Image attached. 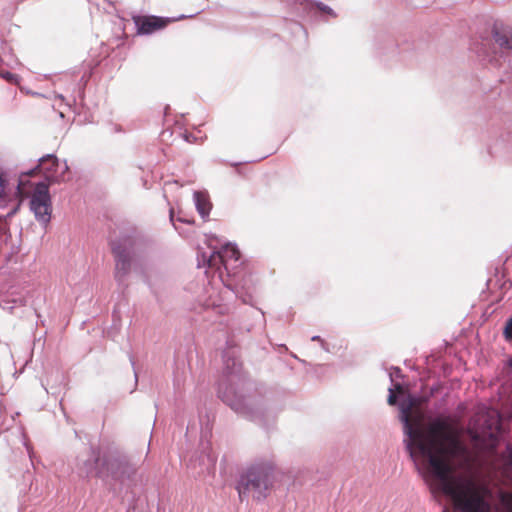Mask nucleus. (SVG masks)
I'll list each match as a JSON object with an SVG mask.
<instances>
[{"mask_svg":"<svg viewBox=\"0 0 512 512\" xmlns=\"http://www.w3.org/2000/svg\"><path fill=\"white\" fill-rule=\"evenodd\" d=\"M416 398L408 396L399 404L405 448L432 493L449 499L453 511L492 512L493 493L489 485L467 464V447L450 416H437L422 424L412 422L410 413ZM498 512H512V490L498 493Z\"/></svg>","mask_w":512,"mask_h":512,"instance_id":"nucleus-1","label":"nucleus"},{"mask_svg":"<svg viewBox=\"0 0 512 512\" xmlns=\"http://www.w3.org/2000/svg\"><path fill=\"white\" fill-rule=\"evenodd\" d=\"M80 470L86 476L95 474L116 491L118 488H131L135 483L137 468L123 454H105L100 459L99 451L91 448L89 458L83 462Z\"/></svg>","mask_w":512,"mask_h":512,"instance_id":"nucleus-2","label":"nucleus"},{"mask_svg":"<svg viewBox=\"0 0 512 512\" xmlns=\"http://www.w3.org/2000/svg\"><path fill=\"white\" fill-rule=\"evenodd\" d=\"M206 248L198 246L197 261L198 267H205V275L212 292L207 300V307L216 314L224 313L221 291L224 286V244L213 237L204 236Z\"/></svg>","mask_w":512,"mask_h":512,"instance_id":"nucleus-3","label":"nucleus"},{"mask_svg":"<svg viewBox=\"0 0 512 512\" xmlns=\"http://www.w3.org/2000/svg\"><path fill=\"white\" fill-rule=\"evenodd\" d=\"M226 288L244 304L253 305L255 283L252 262L245 258L235 243L226 242Z\"/></svg>","mask_w":512,"mask_h":512,"instance_id":"nucleus-4","label":"nucleus"},{"mask_svg":"<svg viewBox=\"0 0 512 512\" xmlns=\"http://www.w3.org/2000/svg\"><path fill=\"white\" fill-rule=\"evenodd\" d=\"M109 246L115 261L114 278L119 286L126 287L135 256L137 238L128 226H115L109 232Z\"/></svg>","mask_w":512,"mask_h":512,"instance_id":"nucleus-5","label":"nucleus"},{"mask_svg":"<svg viewBox=\"0 0 512 512\" xmlns=\"http://www.w3.org/2000/svg\"><path fill=\"white\" fill-rule=\"evenodd\" d=\"M274 464L271 461H261L252 465L241 476L236 489L243 500L246 496L261 501L266 498L272 486Z\"/></svg>","mask_w":512,"mask_h":512,"instance_id":"nucleus-6","label":"nucleus"},{"mask_svg":"<svg viewBox=\"0 0 512 512\" xmlns=\"http://www.w3.org/2000/svg\"><path fill=\"white\" fill-rule=\"evenodd\" d=\"M502 432L500 413L495 409H486L473 420L472 438L487 447H495Z\"/></svg>","mask_w":512,"mask_h":512,"instance_id":"nucleus-7","label":"nucleus"},{"mask_svg":"<svg viewBox=\"0 0 512 512\" xmlns=\"http://www.w3.org/2000/svg\"><path fill=\"white\" fill-rule=\"evenodd\" d=\"M30 208L33 211L37 221L48 223L51 218V204L48 190V184L43 181L34 188V193L30 200Z\"/></svg>","mask_w":512,"mask_h":512,"instance_id":"nucleus-8","label":"nucleus"},{"mask_svg":"<svg viewBox=\"0 0 512 512\" xmlns=\"http://www.w3.org/2000/svg\"><path fill=\"white\" fill-rule=\"evenodd\" d=\"M34 170L43 174L48 182H60L65 180L68 165L65 161L60 162L54 155L48 154L39 159V164Z\"/></svg>","mask_w":512,"mask_h":512,"instance_id":"nucleus-9","label":"nucleus"},{"mask_svg":"<svg viewBox=\"0 0 512 512\" xmlns=\"http://www.w3.org/2000/svg\"><path fill=\"white\" fill-rule=\"evenodd\" d=\"M36 171L33 169L27 173H22L19 176L18 183L16 189H12V202L13 208L11 212L7 213V216L14 214L18 209L20 202L23 198L33 195L34 188L39 182H32L29 178L31 175H34Z\"/></svg>","mask_w":512,"mask_h":512,"instance_id":"nucleus-10","label":"nucleus"},{"mask_svg":"<svg viewBox=\"0 0 512 512\" xmlns=\"http://www.w3.org/2000/svg\"><path fill=\"white\" fill-rule=\"evenodd\" d=\"M229 406L236 413L243 415L253 421H261L263 417L262 407L256 406L251 397H239L232 401Z\"/></svg>","mask_w":512,"mask_h":512,"instance_id":"nucleus-11","label":"nucleus"},{"mask_svg":"<svg viewBox=\"0 0 512 512\" xmlns=\"http://www.w3.org/2000/svg\"><path fill=\"white\" fill-rule=\"evenodd\" d=\"M216 457L212 453L203 452L199 457L192 458L189 462V468L194 470L197 475L214 476L216 471Z\"/></svg>","mask_w":512,"mask_h":512,"instance_id":"nucleus-12","label":"nucleus"},{"mask_svg":"<svg viewBox=\"0 0 512 512\" xmlns=\"http://www.w3.org/2000/svg\"><path fill=\"white\" fill-rule=\"evenodd\" d=\"M134 23L138 34H152L166 26V20L156 16H135Z\"/></svg>","mask_w":512,"mask_h":512,"instance_id":"nucleus-13","label":"nucleus"},{"mask_svg":"<svg viewBox=\"0 0 512 512\" xmlns=\"http://www.w3.org/2000/svg\"><path fill=\"white\" fill-rule=\"evenodd\" d=\"M193 202L197 213L202 221H210V213L212 210V202L207 190H195L193 192Z\"/></svg>","mask_w":512,"mask_h":512,"instance_id":"nucleus-14","label":"nucleus"},{"mask_svg":"<svg viewBox=\"0 0 512 512\" xmlns=\"http://www.w3.org/2000/svg\"><path fill=\"white\" fill-rule=\"evenodd\" d=\"M495 42L503 48L512 49V27L503 23H495L493 26Z\"/></svg>","mask_w":512,"mask_h":512,"instance_id":"nucleus-15","label":"nucleus"},{"mask_svg":"<svg viewBox=\"0 0 512 512\" xmlns=\"http://www.w3.org/2000/svg\"><path fill=\"white\" fill-rule=\"evenodd\" d=\"M184 185V183H180L178 180L165 182L163 191L169 205H172L173 203L179 205L182 197V192L180 190Z\"/></svg>","mask_w":512,"mask_h":512,"instance_id":"nucleus-16","label":"nucleus"},{"mask_svg":"<svg viewBox=\"0 0 512 512\" xmlns=\"http://www.w3.org/2000/svg\"><path fill=\"white\" fill-rule=\"evenodd\" d=\"M230 346L226 341V375L227 374H238L242 368V362L239 360L236 351L229 350Z\"/></svg>","mask_w":512,"mask_h":512,"instance_id":"nucleus-17","label":"nucleus"},{"mask_svg":"<svg viewBox=\"0 0 512 512\" xmlns=\"http://www.w3.org/2000/svg\"><path fill=\"white\" fill-rule=\"evenodd\" d=\"M12 202V187H10L6 175L0 171V206Z\"/></svg>","mask_w":512,"mask_h":512,"instance_id":"nucleus-18","label":"nucleus"},{"mask_svg":"<svg viewBox=\"0 0 512 512\" xmlns=\"http://www.w3.org/2000/svg\"><path fill=\"white\" fill-rule=\"evenodd\" d=\"M503 333L506 340L512 341V317L507 320Z\"/></svg>","mask_w":512,"mask_h":512,"instance_id":"nucleus-19","label":"nucleus"},{"mask_svg":"<svg viewBox=\"0 0 512 512\" xmlns=\"http://www.w3.org/2000/svg\"><path fill=\"white\" fill-rule=\"evenodd\" d=\"M0 76L2 78H4L5 80H7L8 82H16V79H17V76L10 73V72H3V73H0Z\"/></svg>","mask_w":512,"mask_h":512,"instance_id":"nucleus-20","label":"nucleus"},{"mask_svg":"<svg viewBox=\"0 0 512 512\" xmlns=\"http://www.w3.org/2000/svg\"><path fill=\"white\" fill-rule=\"evenodd\" d=\"M396 400H397V397L393 391L392 388H389V396H388V403L390 405H395L396 404Z\"/></svg>","mask_w":512,"mask_h":512,"instance_id":"nucleus-21","label":"nucleus"},{"mask_svg":"<svg viewBox=\"0 0 512 512\" xmlns=\"http://www.w3.org/2000/svg\"><path fill=\"white\" fill-rule=\"evenodd\" d=\"M507 465L512 468V445L507 447Z\"/></svg>","mask_w":512,"mask_h":512,"instance_id":"nucleus-22","label":"nucleus"},{"mask_svg":"<svg viewBox=\"0 0 512 512\" xmlns=\"http://www.w3.org/2000/svg\"><path fill=\"white\" fill-rule=\"evenodd\" d=\"M318 8H319L321 11H323V12H326V13H328V14H331L333 17H335V16H336V15L333 13V11H332L329 7H327V6L323 5V4L318 5Z\"/></svg>","mask_w":512,"mask_h":512,"instance_id":"nucleus-23","label":"nucleus"},{"mask_svg":"<svg viewBox=\"0 0 512 512\" xmlns=\"http://www.w3.org/2000/svg\"><path fill=\"white\" fill-rule=\"evenodd\" d=\"M311 340H312V341H319V342L321 343V346H322L324 349H326V347H325V342H324V340H323L320 336L315 335V336H313V337L311 338Z\"/></svg>","mask_w":512,"mask_h":512,"instance_id":"nucleus-24","label":"nucleus"},{"mask_svg":"<svg viewBox=\"0 0 512 512\" xmlns=\"http://www.w3.org/2000/svg\"><path fill=\"white\" fill-rule=\"evenodd\" d=\"M185 139L188 142H193L196 138L192 134H186Z\"/></svg>","mask_w":512,"mask_h":512,"instance_id":"nucleus-25","label":"nucleus"},{"mask_svg":"<svg viewBox=\"0 0 512 512\" xmlns=\"http://www.w3.org/2000/svg\"><path fill=\"white\" fill-rule=\"evenodd\" d=\"M170 220L173 221V207L170 208Z\"/></svg>","mask_w":512,"mask_h":512,"instance_id":"nucleus-26","label":"nucleus"},{"mask_svg":"<svg viewBox=\"0 0 512 512\" xmlns=\"http://www.w3.org/2000/svg\"><path fill=\"white\" fill-rule=\"evenodd\" d=\"M132 367L134 368L135 362L132 356L129 357Z\"/></svg>","mask_w":512,"mask_h":512,"instance_id":"nucleus-27","label":"nucleus"},{"mask_svg":"<svg viewBox=\"0 0 512 512\" xmlns=\"http://www.w3.org/2000/svg\"><path fill=\"white\" fill-rule=\"evenodd\" d=\"M400 372H401V370L399 368H395V375L399 376Z\"/></svg>","mask_w":512,"mask_h":512,"instance_id":"nucleus-28","label":"nucleus"},{"mask_svg":"<svg viewBox=\"0 0 512 512\" xmlns=\"http://www.w3.org/2000/svg\"><path fill=\"white\" fill-rule=\"evenodd\" d=\"M218 397H219L221 400H224V396H222V394H221V391H220V390L218 391Z\"/></svg>","mask_w":512,"mask_h":512,"instance_id":"nucleus-29","label":"nucleus"},{"mask_svg":"<svg viewBox=\"0 0 512 512\" xmlns=\"http://www.w3.org/2000/svg\"><path fill=\"white\" fill-rule=\"evenodd\" d=\"M174 227H175V229L178 231V234H180V235H181V234H182V231H181L180 229H178L179 227H178V226H174Z\"/></svg>","mask_w":512,"mask_h":512,"instance_id":"nucleus-30","label":"nucleus"},{"mask_svg":"<svg viewBox=\"0 0 512 512\" xmlns=\"http://www.w3.org/2000/svg\"><path fill=\"white\" fill-rule=\"evenodd\" d=\"M134 375H135V381L137 382L138 380V375H137V372L134 370Z\"/></svg>","mask_w":512,"mask_h":512,"instance_id":"nucleus-31","label":"nucleus"},{"mask_svg":"<svg viewBox=\"0 0 512 512\" xmlns=\"http://www.w3.org/2000/svg\"><path fill=\"white\" fill-rule=\"evenodd\" d=\"M395 388H396V389H401L402 387H401V385H400V384H396V385H395Z\"/></svg>","mask_w":512,"mask_h":512,"instance_id":"nucleus-32","label":"nucleus"},{"mask_svg":"<svg viewBox=\"0 0 512 512\" xmlns=\"http://www.w3.org/2000/svg\"><path fill=\"white\" fill-rule=\"evenodd\" d=\"M222 460L219 462V465H220V472H222Z\"/></svg>","mask_w":512,"mask_h":512,"instance_id":"nucleus-33","label":"nucleus"},{"mask_svg":"<svg viewBox=\"0 0 512 512\" xmlns=\"http://www.w3.org/2000/svg\"><path fill=\"white\" fill-rule=\"evenodd\" d=\"M184 223H185V224H192L193 222H192V221L187 220V221H185Z\"/></svg>","mask_w":512,"mask_h":512,"instance_id":"nucleus-34","label":"nucleus"},{"mask_svg":"<svg viewBox=\"0 0 512 512\" xmlns=\"http://www.w3.org/2000/svg\"><path fill=\"white\" fill-rule=\"evenodd\" d=\"M231 382V379H228V375L226 376V383Z\"/></svg>","mask_w":512,"mask_h":512,"instance_id":"nucleus-35","label":"nucleus"},{"mask_svg":"<svg viewBox=\"0 0 512 512\" xmlns=\"http://www.w3.org/2000/svg\"><path fill=\"white\" fill-rule=\"evenodd\" d=\"M508 363L510 366H512V359H510Z\"/></svg>","mask_w":512,"mask_h":512,"instance_id":"nucleus-36","label":"nucleus"},{"mask_svg":"<svg viewBox=\"0 0 512 512\" xmlns=\"http://www.w3.org/2000/svg\"><path fill=\"white\" fill-rule=\"evenodd\" d=\"M2 220H3V218H2V216H0V221H2Z\"/></svg>","mask_w":512,"mask_h":512,"instance_id":"nucleus-37","label":"nucleus"}]
</instances>
